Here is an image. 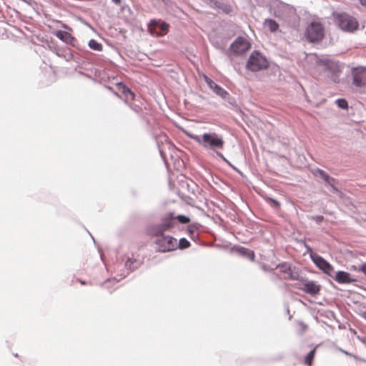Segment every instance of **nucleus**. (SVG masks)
Listing matches in <instances>:
<instances>
[{
	"instance_id": "obj_1",
	"label": "nucleus",
	"mask_w": 366,
	"mask_h": 366,
	"mask_svg": "<svg viewBox=\"0 0 366 366\" xmlns=\"http://www.w3.org/2000/svg\"><path fill=\"white\" fill-rule=\"evenodd\" d=\"M184 132L187 137L194 141L199 146L207 150L214 152L217 157L232 166L224 155L217 151L224 149V142L222 135L215 132L204 133L202 135H197L188 131H184Z\"/></svg>"
},
{
	"instance_id": "obj_2",
	"label": "nucleus",
	"mask_w": 366,
	"mask_h": 366,
	"mask_svg": "<svg viewBox=\"0 0 366 366\" xmlns=\"http://www.w3.org/2000/svg\"><path fill=\"white\" fill-rule=\"evenodd\" d=\"M335 23L343 31L353 32L358 29L359 24L356 18L347 13H340L335 16Z\"/></svg>"
},
{
	"instance_id": "obj_3",
	"label": "nucleus",
	"mask_w": 366,
	"mask_h": 366,
	"mask_svg": "<svg viewBox=\"0 0 366 366\" xmlns=\"http://www.w3.org/2000/svg\"><path fill=\"white\" fill-rule=\"evenodd\" d=\"M177 224V222L174 217L167 216L162 219L160 223L151 226L148 232L151 235L155 237H159L164 235L165 232L171 231Z\"/></svg>"
},
{
	"instance_id": "obj_4",
	"label": "nucleus",
	"mask_w": 366,
	"mask_h": 366,
	"mask_svg": "<svg viewBox=\"0 0 366 366\" xmlns=\"http://www.w3.org/2000/svg\"><path fill=\"white\" fill-rule=\"evenodd\" d=\"M307 251L310 253V256L314 264L328 276L333 277L335 274L334 267L322 257L312 252L309 246H307Z\"/></svg>"
},
{
	"instance_id": "obj_5",
	"label": "nucleus",
	"mask_w": 366,
	"mask_h": 366,
	"mask_svg": "<svg viewBox=\"0 0 366 366\" xmlns=\"http://www.w3.org/2000/svg\"><path fill=\"white\" fill-rule=\"evenodd\" d=\"M268 66L267 59L258 51H253L247 61V68L252 71H257Z\"/></svg>"
},
{
	"instance_id": "obj_6",
	"label": "nucleus",
	"mask_w": 366,
	"mask_h": 366,
	"mask_svg": "<svg viewBox=\"0 0 366 366\" xmlns=\"http://www.w3.org/2000/svg\"><path fill=\"white\" fill-rule=\"evenodd\" d=\"M158 250L162 252L173 251L177 248V240L169 235H161L156 239Z\"/></svg>"
},
{
	"instance_id": "obj_7",
	"label": "nucleus",
	"mask_w": 366,
	"mask_h": 366,
	"mask_svg": "<svg viewBox=\"0 0 366 366\" xmlns=\"http://www.w3.org/2000/svg\"><path fill=\"white\" fill-rule=\"evenodd\" d=\"M148 30L154 36H163L168 32L169 24L161 19H152L148 24Z\"/></svg>"
},
{
	"instance_id": "obj_8",
	"label": "nucleus",
	"mask_w": 366,
	"mask_h": 366,
	"mask_svg": "<svg viewBox=\"0 0 366 366\" xmlns=\"http://www.w3.org/2000/svg\"><path fill=\"white\" fill-rule=\"evenodd\" d=\"M307 39L310 42L320 41L324 36V29L319 22H312L306 30Z\"/></svg>"
},
{
	"instance_id": "obj_9",
	"label": "nucleus",
	"mask_w": 366,
	"mask_h": 366,
	"mask_svg": "<svg viewBox=\"0 0 366 366\" xmlns=\"http://www.w3.org/2000/svg\"><path fill=\"white\" fill-rule=\"evenodd\" d=\"M352 84L360 88L366 86V67L354 68L352 71Z\"/></svg>"
},
{
	"instance_id": "obj_10",
	"label": "nucleus",
	"mask_w": 366,
	"mask_h": 366,
	"mask_svg": "<svg viewBox=\"0 0 366 366\" xmlns=\"http://www.w3.org/2000/svg\"><path fill=\"white\" fill-rule=\"evenodd\" d=\"M250 48L247 40L243 37H238L230 46V51L234 54H241Z\"/></svg>"
},
{
	"instance_id": "obj_11",
	"label": "nucleus",
	"mask_w": 366,
	"mask_h": 366,
	"mask_svg": "<svg viewBox=\"0 0 366 366\" xmlns=\"http://www.w3.org/2000/svg\"><path fill=\"white\" fill-rule=\"evenodd\" d=\"M204 79L207 83V86L218 96L222 99H227L229 94L222 86L216 84L213 80L209 78L207 76H204Z\"/></svg>"
},
{
	"instance_id": "obj_12",
	"label": "nucleus",
	"mask_w": 366,
	"mask_h": 366,
	"mask_svg": "<svg viewBox=\"0 0 366 366\" xmlns=\"http://www.w3.org/2000/svg\"><path fill=\"white\" fill-rule=\"evenodd\" d=\"M336 282L340 284H347L352 283L355 281V279L350 277V274L345 271L335 272V274L332 277Z\"/></svg>"
},
{
	"instance_id": "obj_13",
	"label": "nucleus",
	"mask_w": 366,
	"mask_h": 366,
	"mask_svg": "<svg viewBox=\"0 0 366 366\" xmlns=\"http://www.w3.org/2000/svg\"><path fill=\"white\" fill-rule=\"evenodd\" d=\"M277 267L280 268V271L281 273L285 274L284 278L288 280H296L297 277V274H295L292 272L290 265L287 262H283L278 264Z\"/></svg>"
},
{
	"instance_id": "obj_14",
	"label": "nucleus",
	"mask_w": 366,
	"mask_h": 366,
	"mask_svg": "<svg viewBox=\"0 0 366 366\" xmlns=\"http://www.w3.org/2000/svg\"><path fill=\"white\" fill-rule=\"evenodd\" d=\"M301 290L310 295L315 296L319 293L320 290V286L317 285L313 281H308L304 284Z\"/></svg>"
},
{
	"instance_id": "obj_15",
	"label": "nucleus",
	"mask_w": 366,
	"mask_h": 366,
	"mask_svg": "<svg viewBox=\"0 0 366 366\" xmlns=\"http://www.w3.org/2000/svg\"><path fill=\"white\" fill-rule=\"evenodd\" d=\"M55 36L64 43L70 45H74V41L75 39L69 32L59 30L56 31Z\"/></svg>"
},
{
	"instance_id": "obj_16",
	"label": "nucleus",
	"mask_w": 366,
	"mask_h": 366,
	"mask_svg": "<svg viewBox=\"0 0 366 366\" xmlns=\"http://www.w3.org/2000/svg\"><path fill=\"white\" fill-rule=\"evenodd\" d=\"M210 3L215 7L220 9L223 13L229 14L232 11V8L229 4L218 0H210Z\"/></svg>"
},
{
	"instance_id": "obj_17",
	"label": "nucleus",
	"mask_w": 366,
	"mask_h": 366,
	"mask_svg": "<svg viewBox=\"0 0 366 366\" xmlns=\"http://www.w3.org/2000/svg\"><path fill=\"white\" fill-rule=\"evenodd\" d=\"M141 264L142 262L132 256V257H128L124 266L129 272H132L137 269Z\"/></svg>"
},
{
	"instance_id": "obj_18",
	"label": "nucleus",
	"mask_w": 366,
	"mask_h": 366,
	"mask_svg": "<svg viewBox=\"0 0 366 366\" xmlns=\"http://www.w3.org/2000/svg\"><path fill=\"white\" fill-rule=\"evenodd\" d=\"M234 250L239 255H241L242 257H247V259H249L251 261H254V260L255 255H254V253L253 251H252L250 249H247L245 247H241V246H238V247H234Z\"/></svg>"
},
{
	"instance_id": "obj_19",
	"label": "nucleus",
	"mask_w": 366,
	"mask_h": 366,
	"mask_svg": "<svg viewBox=\"0 0 366 366\" xmlns=\"http://www.w3.org/2000/svg\"><path fill=\"white\" fill-rule=\"evenodd\" d=\"M119 89H122V94L128 101H132L134 99V94L128 88L126 85L122 83H119Z\"/></svg>"
},
{
	"instance_id": "obj_20",
	"label": "nucleus",
	"mask_w": 366,
	"mask_h": 366,
	"mask_svg": "<svg viewBox=\"0 0 366 366\" xmlns=\"http://www.w3.org/2000/svg\"><path fill=\"white\" fill-rule=\"evenodd\" d=\"M330 66L331 67L332 78L333 79L334 81H337L338 73L340 72V66L338 63L334 61H331Z\"/></svg>"
},
{
	"instance_id": "obj_21",
	"label": "nucleus",
	"mask_w": 366,
	"mask_h": 366,
	"mask_svg": "<svg viewBox=\"0 0 366 366\" xmlns=\"http://www.w3.org/2000/svg\"><path fill=\"white\" fill-rule=\"evenodd\" d=\"M264 24L271 32H275L279 28V24L272 19H266Z\"/></svg>"
},
{
	"instance_id": "obj_22",
	"label": "nucleus",
	"mask_w": 366,
	"mask_h": 366,
	"mask_svg": "<svg viewBox=\"0 0 366 366\" xmlns=\"http://www.w3.org/2000/svg\"><path fill=\"white\" fill-rule=\"evenodd\" d=\"M88 46H89V48L91 49H93L94 51H102L103 49L102 44L99 43L98 41H97L94 39L89 40V41L88 43Z\"/></svg>"
},
{
	"instance_id": "obj_23",
	"label": "nucleus",
	"mask_w": 366,
	"mask_h": 366,
	"mask_svg": "<svg viewBox=\"0 0 366 366\" xmlns=\"http://www.w3.org/2000/svg\"><path fill=\"white\" fill-rule=\"evenodd\" d=\"M315 174L320 176L325 182L330 179V176L321 169H317L315 172Z\"/></svg>"
},
{
	"instance_id": "obj_24",
	"label": "nucleus",
	"mask_w": 366,
	"mask_h": 366,
	"mask_svg": "<svg viewBox=\"0 0 366 366\" xmlns=\"http://www.w3.org/2000/svg\"><path fill=\"white\" fill-rule=\"evenodd\" d=\"M190 246L189 242L186 238H181L177 242V247L181 249L188 248Z\"/></svg>"
},
{
	"instance_id": "obj_25",
	"label": "nucleus",
	"mask_w": 366,
	"mask_h": 366,
	"mask_svg": "<svg viewBox=\"0 0 366 366\" xmlns=\"http://www.w3.org/2000/svg\"><path fill=\"white\" fill-rule=\"evenodd\" d=\"M315 349H313L305 357V364L310 366L312 365V361L315 357Z\"/></svg>"
},
{
	"instance_id": "obj_26",
	"label": "nucleus",
	"mask_w": 366,
	"mask_h": 366,
	"mask_svg": "<svg viewBox=\"0 0 366 366\" xmlns=\"http://www.w3.org/2000/svg\"><path fill=\"white\" fill-rule=\"evenodd\" d=\"M187 231L191 239L194 240L197 237L198 234L197 232L196 228L194 226H189Z\"/></svg>"
},
{
	"instance_id": "obj_27",
	"label": "nucleus",
	"mask_w": 366,
	"mask_h": 366,
	"mask_svg": "<svg viewBox=\"0 0 366 366\" xmlns=\"http://www.w3.org/2000/svg\"><path fill=\"white\" fill-rule=\"evenodd\" d=\"M336 104L341 109H347L348 104L347 102L345 99H338L336 100Z\"/></svg>"
},
{
	"instance_id": "obj_28",
	"label": "nucleus",
	"mask_w": 366,
	"mask_h": 366,
	"mask_svg": "<svg viewBox=\"0 0 366 366\" xmlns=\"http://www.w3.org/2000/svg\"><path fill=\"white\" fill-rule=\"evenodd\" d=\"M298 330L300 334H303L307 330V325L305 324L303 322H297Z\"/></svg>"
},
{
	"instance_id": "obj_29",
	"label": "nucleus",
	"mask_w": 366,
	"mask_h": 366,
	"mask_svg": "<svg viewBox=\"0 0 366 366\" xmlns=\"http://www.w3.org/2000/svg\"><path fill=\"white\" fill-rule=\"evenodd\" d=\"M175 220L177 219L179 223L187 224L189 222V218L185 215H178Z\"/></svg>"
},
{
	"instance_id": "obj_30",
	"label": "nucleus",
	"mask_w": 366,
	"mask_h": 366,
	"mask_svg": "<svg viewBox=\"0 0 366 366\" xmlns=\"http://www.w3.org/2000/svg\"><path fill=\"white\" fill-rule=\"evenodd\" d=\"M267 202H272V206L274 207V208L278 209L280 207V203L277 200H276L273 198L269 197L267 199Z\"/></svg>"
},
{
	"instance_id": "obj_31",
	"label": "nucleus",
	"mask_w": 366,
	"mask_h": 366,
	"mask_svg": "<svg viewBox=\"0 0 366 366\" xmlns=\"http://www.w3.org/2000/svg\"><path fill=\"white\" fill-rule=\"evenodd\" d=\"M310 219L315 220L317 223L320 224L324 219V217L322 215H316L312 216Z\"/></svg>"
},
{
	"instance_id": "obj_32",
	"label": "nucleus",
	"mask_w": 366,
	"mask_h": 366,
	"mask_svg": "<svg viewBox=\"0 0 366 366\" xmlns=\"http://www.w3.org/2000/svg\"><path fill=\"white\" fill-rule=\"evenodd\" d=\"M113 283H117V281L116 280V278L114 279H108L105 282L104 285L107 288L109 287V285Z\"/></svg>"
},
{
	"instance_id": "obj_33",
	"label": "nucleus",
	"mask_w": 366,
	"mask_h": 366,
	"mask_svg": "<svg viewBox=\"0 0 366 366\" xmlns=\"http://www.w3.org/2000/svg\"><path fill=\"white\" fill-rule=\"evenodd\" d=\"M358 271L362 272L366 275V262L363 263L361 266L359 267Z\"/></svg>"
},
{
	"instance_id": "obj_34",
	"label": "nucleus",
	"mask_w": 366,
	"mask_h": 366,
	"mask_svg": "<svg viewBox=\"0 0 366 366\" xmlns=\"http://www.w3.org/2000/svg\"><path fill=\"white\" fill-rule=\"evenodd\" d=\"M325 182L327 184H329L330 186H332V185L335 184V179L333 177H330V180H326Z\"/></svg>"
},
{
	"instance_id": "obj_35",
	"label": "nucleus",
	"mask_w": 366,
	"mask_h": 366,
	"mask_svg": "<svg viewBox=\"0 0 366 366\" xmlns=\"http://www.w3.org/2000/svg\"><path fill=\"white\" fill-rule=\"evenodd\" d=\"M330 187H331V188H332V191L333 192H335V193H339V192H340L338 190V189L335 186V184H333V185H332V186H330Z\"/></svg>"
},
{
	"instance_id": "obj_36",
	"label": "nucleus",
	"mask_w": 366,
	"mask_h": 366,
	"mask_svg": "<svg viewBox=\"0 0 366 366\" xmlns=\"http://www.w3.org/2000/svg\"><path fill=\"white\" fill-rule=\"evenodd\" d=\"M360 2L362 6H366V0H360Z\"/></svg>"
},
{
	"instance_id": "obj_37",
	"label": "nucleus",
	"mask_w": 366,
	"mask_h": 366,
	"mask_svg": "<svg viewBox=\"0 0 366 366\" xmlns=\"http://www.w3.org/2000/svg\"><path fill=\"white\" fill-rule=\"evenodd\" d=\"M112 1H113L114 4H120L121 0H112Z\"/></svg>"
},
{
	"instance_id": "obj_38",
	"label": "nucleus",
	"mask_w": 366,
	"mask_h": 366,
	"mask_svg": "<svg viewBox=\"0 0 366 366\" xmlns=\"http://www.w3.org/2000/svg\"><path fill=\"white\" fill-rule=\"evenodd\" d=\"M160 154H161V156L163 157V152L162 150H160Z\"/></svg>"
},
{
	"instance_id": "obj_39",
	"label": "nucleus",
	"mask_w": 366,
	"mask_h": 366,
	"mask_svg": "<svg viewBox=\"0 0 366 366\" xmlns=\"http://www.w3.org/2000/svg\"><path fill=\"white\" fill-rule=\"evenodd\" d=\"M81 285H84V284H85V282H84V281H81Z\"/></svg>"
},
{
	"instance_id": "obj_40",
	"label": "nucleus",
	"mask_w": 366,
	"mask_h": 366,
	"mask_svg": "<svg viewBox=\"0 0 366 366\" xmlns=\"http://www.w3.org/2000/svg\"><path fill=\"white\" fill-rule=\"evenodd\" d=\"M363 317L366 320V314L365 313L364 314Z\"/></svg>"
}]
</instances>
